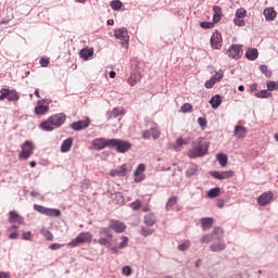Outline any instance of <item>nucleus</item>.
Here are the masks:
<instances>
[{
  "label": "nucleus",
  "mask_w": 278,
  "mask_h": 278,
  "mask_svg": "<svg viewBox=\"0 0 278 278\" xmlns=\"http://www.w3.org/2000/svg\"><path fill=\"white\" fill-rule=\"evenodd\" d=\"M66 122V115L64 113H59L50 116L47 121L42 122L39 127L42 131H53L58 127H62Z\"/></svg>",
  "instance_id": "1"
},
{
  "label": "nucleus",
  "mask_w": 278,
  "mask_h": 278,
  "mask_svg": "<svg viewBox=\"0 0 278 278\" xmlns=\"http://www.w3.org/2000/svg\"><path fill=\"white\" fill-rule=\"evenodd\" d=\"M210 143L199 139L198 141H194L191 146V149H189L188 157L191 160H197V157H203L204 155H207Z\"/></svg>",
  "instance_id": "2"
},
{
  "label": "nucleus",
  "mask_w": 278,
  "mask_h": 278,
  "mask_svg": "<svg viewBox=\"0 0 278 278\" xmlns=\"http://www.w3.org/2000/svg\"><path fill=\"white\" fill-rule=\"evenodd\" d=\"M92 242V235L90 231L80 232L75 239L67 243V247L71 249H75V247H79V244H86Z\"/></svg>",
  "instance_id": "3"
},
{
  "label": "nucleus",
  "mask_w": 278,
  "mask_h": 278,
  "mask_svg": "<svg viewBox=\"0 0 278 278\" xmlns=\"http://www.w3.org/2000/svg\"><path fill=\"white\" fill-rule=\"evenodd\" d=\"M110 149H116L117 153H127L131 143L122 139H110Z\"/></svg>",
  "instance_id": "4"
},
{
  "label": "nucleus",
  "mask_w": 278,
  "mask_h": 278,
  "mask_svg": "<svg viewBox=\"0 0 278 278\" xmlns=\"http://www.w3.org/2000/svg\"><path fill=\"white\" fill-rule=\"evenodd\" d=\"M114 37L121 40V45L124 49H129V33L127 28H118L114 30Z\"/></svg>",
  "instance_id": "5"
},
{
  "label": "nucleus",
  "mask_w": 278,
  "mask_h": 278,
  "mask_svg": "<svg viewBox=\"0 0 278 278\" xmlns=\"http://www.w3.org/2000/svg\"><path fill=\"white\" fill-rule=\"evenodd\" d=\"M223 233V228L215 227L212 232L204 235L201 239L202 244H210V242H216L220 240V235Z\"/></svg>",
  "instance_id": "6"
},
{
  "label": "nucleus",
  "mask_w": 278,
  "mask_h": 278,
  "mask_svg": "<svg viewBox=\"0 0 278 278\" xmlns=\"http://www.w3.org/2000/svg\"><path fill=\"white\" fill-rule=\"evenodd\" d=\"M34 155V142L26 140L22 146V151L20 152V157L22 160H29Z\"/></svg>",
  "instance_id": "7"
},
{
  "label": "nucleus",
  "mask_w": 278,
  "mask_h": 278,
  "mask_svg": "<svg viewBox=\"0 0 278 278\" xmlns=\"http://www.w3.org/2000/svg\"><path fill=\"white\" fill-rule=\"evenodd\" d=\"M34 210L39 212V214H45V216H53L54 218H58V216L61 214L60 210L58 208H49L39 204H35Z\"/></svg>",
  "instance_id": "8"
},
{
  "label": "nucleus",
  "mask_w": 278,
  "mask_h": 278,
  "mask_svg": "<svg viewBox=\"0 0 278 278\" xmlns=\"http://www.w3.org/2000/svg\"><path fill=\"white\" fill-rule=\"evenodd\" d=\"M231 60H240L242 58V45H232L226 52Z\"/></svg>",
  "instance_id": "9"
},
{
  "label": "nucleus",
  "mask_w": 278,
  "mask_h": 278,
  "mask_svg": "<svg viewBox=\"0 0 278 278\" xmlns=\"http://www.w3.org/2000/svg\"><path fill=\"white\" fill-rule=\"evenodd\" d=\"M211 177H214V179H218L219 181H223V179H231L236 173L233 170H224V172H218V170H213L210 172Z\"/></svg>",
  "instance_id": "10"
},
{
  "label": "nucleus",
  "mask_w": 278,
  "mask_h": 278,
  "mask_svg": "<svg viewBox=\"0 0 278 278\" xmlns=\"http://www.w3.org/2000/svg\"><path fill=\"white\" fill-rule=\"evenodd\" d=\"M225 249H227V244L222 233L220 239L215 240L214 243L210 245V250L213 251V253H220V251H225Z\"/></svg>",
  "instance_id": "11"
},
{
  "label": "nucleus",
  "mask_w": 278,
  "mask_h": 278,
  "mask_svg": "<svg viewBox=\"0 0 278 278\" xmlns=\"http://www.w3.org/2000/svg\"><path fill=\"white\" fill-rule=\"evenodd\" d=\"M92 147L96 151H103L106 147L110 149V139L97 138L92 141Z\"/></svg>",
  "instance_id": "12"
},
{
  "label": "nucleus",
  "mask_w": 278,
  "mask_h": 278,
  "mask_svg": "<svg viewBox=\"0 0 278 278\" xmlns=\"http://www.w3.org/2000/svg\"><path fill=\"white\" fill-rule=\"evenodd\" d=\"M109 227H110V229H113V231H115V233H123V231H125V229H127V226L118 219H112L110 222Z\"/></svg>",
  "instance_id": "13"
},
{
  "label": "nucleus",
  "mask_w": 278,
  "mask_h": 278,
  "mask_svg": "<svg viewBox=\"0 0 278 278\" xmlns=\"http://www.w3.org/2000/svg\"><path fill=\"white\" fill-rule=\"evenodd\" d=\"M197 175H199V165L190 163L185 172V177H187V179H192L197 177Z\"/></svg>",
  "instance_id": "14"
},
{
  "label": "nucleus",
  "mask_w": 278,
  "mask_h": 278,
  "mask_svg": "<svg viewBox=\"0 0 278 278\" xmlns=\"http://www.w3.org/2000/svg\"><path fill=\"white\" fill-rule=\"evenodd\" d=\"M273 197H274V194L271 191L264 192L257 199L258 205H261L262 207L268 205V203H270V201H273Z\"/></svg>",
  "instance_id": "15"
},
{
  "label": "nucleus",
  "mask_w": 278,
  "mask_h": 278,
  "mask_svg": "<svg viewBox=\"0 0 278 278\" xmlns=\"http://www.w3.org/2000/svg\"><path fill=\"white\" fill-rule=\"evenodd\" d=\"M9 223L11 225H14V223H16L17 225H23V223H25V218L23 216H21L20 214H17L16 211H10L9 212Z\"/></svg>",
  "instance_id": "16"
},
{
  "label": "nucleus",
  "mask_w": 278,
  "mask_h": 278,
  "mask_svg": "<svg viewBox=\"0 0 278 278\" xmlns=\"http://www.w3.org/2000/svg\"><path fill=\"white\" fill-rule=\"evenodd\" d=\"M212 49H220L223 47V37L218 33H214L211 37Z\"/></svg>",
  "instance_id": "17"
},
{
  "label": "nucleus",
  "mask_w": 278,
  "mask_h": 278,
  "mask_svg": "<svg viewBox=\"0 0 278 278\" xmlns=\"http://www.w3.org/2000/svg\"><path fill=\"white\" fill-rule=\"evenodd\" d=\"M144 170H147V166L144 164H139L135 170V181L137 184H140V181L144 180V176L142 175V173H144Z\"/></svg>",
  "instance_id": "18"
},
{
  "label": "nucleus",
  "mask_w": 278,
  "mask_h": 278,
  "mask_svg": "<svg viewBox=\"0 0 278 278\" xmlns=\"http://www.w3.org/2000/svg\"><path fill=\"white\" fill-rule=\"evenodd\" d=\"M89 125H90V121L85 119V121L74 122L71 125V127L72 129H74V131H81V129H86Z\"/></svg>",
  "instance_id": "19"
},
{
  "label": "nucleus",
  "mask_w": 278,
  "mask_h": 278,
  "mask_svg": "<svg viewBox=\"0 0 278 278\" xmlns=\"http://www.w3.org/2000/svg\"><path fill=\"white\" fill-rule=\"evenodd\" d=\"M265 16V21H275L277 18V11H275V8H267L263 12Z\"/></svg>",
  "instance_id": "20"
},
{
  "label": "nucleus",
  "mask_w": 278,
  "mask_h": 278,
  "mask_svg": "<svg viewBox=\"0 0 278 278\" xmlns=\"http://www.w3.org/2000/svg\"><path fill=\"white\" fill-rule=\"evenodd\" d=\"M258 55H260V52H257V49H255V48H249L245 51V56L248 60H251V62H255V60H257Z\"/></svg>",
  "instance_id": "21"
},
{
  "label": "nucleus",
  "mask_w": 278,
  "mask_h": 278,
  "mask_svg": "<svg viewBox=\"0 0 278 278\" xmlns=\"http://www.w3.org/2000/svg\"><path fill=\"white\" fill-rule=\"evenodd\" d=\"M235 138L240 140V138H244L247 136V128L244 126H236L233 131Z\"/></svg>",
  "instance_id": "22"
},
{
  "label": "nucleus",
  "mask_w": 278,
  "mask_h": 278,
  "mask_svg": "<svg viewBox=\"0 0 278 278\" xmlns=\"http://www.w3.org/2000/svg\"><path fill=\"white\" fill-rule=\"evenodd\" d=\"M201 223V227L202 229L206 230V229H211L212 226L214 225V218L212 217H204L200 219Z\"/></svg>",
  "instance_id": "23"
},
{
  "label": "nucleus",
  "mask_w": 278,
  "mask_h": 278,
  "mask_svg": "<svg viewBox=\"0 0 278 278\" xmlns=\"http://www.w3.org/2000/svg\"><path fill=\"white\" fill-rule=\"evenodd\" d=\"M73 147V138L65 139L61 144V153H68Z\"/></svg>",
  "instance_id": "24"
},
{
  "label": "nucleus",
  "mask_w": 278,
  "mask_h": 278,
  "mask_svg": "<svg viewBox=\"0 0 278 278\" xmlns=\"http://www.w3.org/2000/svg\"><path fill=\"white\" fill-rule=\"evenodd\" d=\"M93 242H98L101 247H106V249H110L112 247V239L105 238V237H100V239H94Z\"/></svg>",
  "instance_id": "25"
},
{
  "label": "nucleus",
  "mask_w": 278,
  "mask_h": 278,
  "mask_svg": "<svg viewBox=\"0 0 278 278\" xmlns=\"http://www.w3.org/2000/svg\"><path fill=\"white\" fill-rule=\"evenodd\" d=\"M190 140L178 138L176 140V144L174 146L175 151L179 152L184 149V146L189 144Z\"/></svg>",
  "instance_id": "26"
},
{
  "label": "nucleus",
  "mask_w": 278,
  "mask_h": 278,
  "mask_svg": "<svg viewBox=\"0 0 278 278\" xmlns=\"http://www.w3.org/2000/svg\"><path fill=\"white\" fill-rule=\"evenodd\" d=\"M47 112H49V105L38 103L37 108H35V114H37L38 116L45 115L47 114Z\"/></svg>",
  "instance_id": "27"
},
{
  "label": "nucleus",
  "mask_w": 278,
  "mask_h": 278,
  "mask_svg": "<svg viewBox=\"0 0 278 278\" xmlns=\"http://www.w3.org/2000/svg\"><path fill=\"white\" fill-rule=\"evenodd\" d=\"M208 103L212 105L214 110H216V108H220V103H223V100H220L219 94H215L211 98Z\"/></svg>",
  "instance_id": "28"
},
{
  "label": "nucleus",
  "mask_w": 278,
  "mask_h": 278,
  "mask_svg": "<svg viewBox=\"0 0 278 278\" xmlns=\"http://www.w3.org/2000/svg\"><path fill=\"white\" fill-rule=\"evenodd\" d=\"M125 114V111L119 108H114L112 112L108 115V118H118V116H123Z\"/></svg>",
  "instance_id": "29"
},
{
  "label": "nucleus",
  "mask_w": 278,
  "mask_h": 278,
  "mask_svg": "<svg viewBox=\"0 0 278 278\" xmlns=\"http://www.w3.org/2000/svg\"><path fill=\"white\" fill-rule=\"evenodd\" d=\"M150 134L153 140H157V138H160L161 132H160V128H157V124H152L150 128Z\"/></svg>",
  "instance_id": "30"
},
{
  "label": "nucleus",
  "mask_w": 278,
  "mask_h": 278,
  "mask_svg": "<svg viewBox=\"0 0 278 278\" xmlns=\"http://www.w3.org/2000/svg\"><path fill=\"white\" fill-rule=\"evenodd\" d=\"M94 55V51L90 49H81L79 52V56L83 58V60H88L89 58H92Z\"/></svg>",
  "instance_id": "31"
},
{
  "label": "nucleus",
  "mask_w": 278,
  "mask_h": 278,
  "mask_svg": "<svg viewBox=\"0 0 278 278\" xmlns=\"http://www.w3.org/2000/svg\"><path fill=\"white\" fill-rule=\"evenodd\" d=\"M144 224L148 227H153L155 225V215L153 214H148L144 216Z\"/></svg>",
  "instance_id": "32"
},
{
  "label": "nucleus",
  "mask_w": 278,
  "mask_h": 278,
  "mask_svg": "<svg viewBox=\"0 0 278 278\" xmlns=\"http://www.w3.org/2000/svg\"><path fill=\"white\" fill-rule=\"evenodd\" d=\"M100 238H109L112 240L113 235H112V230L110 228H102L99 231Z\"/></svg>",
  "instance_id": "33"
},
{
  "label": "nucleus",
  "mask_w": 278,
  "mask_h": 278,
  "mask_svg": "<svg viewBox=\"0 0 278 278\" xmlns=\"http://www.w3.org/2000/svg\"><path fill=\"white\" fill-rule=\"evenodd\" d=\"M216 160L220 164V166H223V167L227 166V162H228L227 154L219 153V154H217Z\"/></svg>",
  "instance_id": "34"
},
{
  "label": "nucleus",
  "mask_w": 278,
  "mask_h": 278,
  "mask_svg": "<svg viewBox=\"0 0 278 278\" xmlns=\"http://www.w3.org/2000/svg\"><path fill=\"white\" fill-rule=\"evenodd\" d=\"M220 194V189L218 187L212 188L207 191L208 199H216Z\"/></svg>",
  "instance_id": "35"
},
{
  "label": "nucleus",
  "mask_w": 278,
  "mask_h": 278,
  "mask_svg": "<svg viewBox=\"0 0 278 278\" xmlns=\"http://www.w3.org/2000/svg\"><path fill=\"white\" fill-rule=\"evenodd\" d=\"M255 97L257 99H268V97H273V93H270V92H268V90L264 89V90L257 91L255 93Z\"/></svg>",
  "instance_id": "36"
},
{
  "label": "nucleus",
  "mask_w": 278,
  "mask_h": 278,
  "mask_svg": "<svg viewBox=\"0 0 278 278\" xmlns=\"http://www.w3.org/2000/svg\"><path fill=\"white\" fill-rule=\"evenodd\" d=\"M110 5L112 10L117 12V10H121V8H123V2H121V0H113L111 1Z\"/></svg>",
  "instance_id": "37"
},
{
  "label": "nucleus",
  "mask_w": 278,
  "mask_h": 278,
  "mask_svg": "<svg viewBox=\"0 0 278 278\" xmlns=\"http://www.w3.org/2000/svg\"><path fill=\"white\" fill-rule=\"evenodd\" d=\"M174 205H177V197L173 195L167 200L166 203V210L168 212V210H170V207H174Z\"/></svg>",
  "instance_id": "38"
},
{
  "label": "nucleus",
  "mask_w": 278,
  "mask_h": 278,
  "mask_svg": "<svg viewBox=\"0 0 278 278\" xmlns=\"http://www.w3.org/2000/svg\"><path fill=\"white\" fill-rule=\"evenodd\" d=\"M125 175H127V164L117 167V177H125Z\"/></svg>",
  "instance_id": "39"
},
{
  "label": "nucleus",
  "mask_w": 278,
  "mask_h": 278,
  "mask_svg": "<svg viewBox=\"0 0 278 278\" xmlns=\"http://www.w3.org/2000/svg\"><path fill=\"white\" fill-rule=\"evenodd\" d=\"M20 96L18 92H16V90H11L9 92V97H8V101H18Z\"/></svg>",
  "instance_id": "40"
},
{
  "label": "nucleus",
  "mask_w": 278,
  "mask_h": 278,
  "mask_svg": "<svg viewBox=\"0 0 278 278\" xmlns=\"http://www.w3.org/2000/svg\"><path fill=\"white\" fill-rule=\"evenodd\" d=\"M224 76H225V72H223V70H219L215 72L214 76H212L211 78H213L215 83H217V81H220V79H223Z\"/></svg>",
  "instance_id": "41"
},
{
  "label": "nucleus",
  "mask_w": 278,
  "mask_h": 278,
  "mask_svg": "<svg viewBox=\"0 0 278 278\" xmlns=\"http://www.w3.org/2000/svg\"><path fill=\"white\" fill-rule=\"evenodd\" d=\"M190 244H191L190 240H186L185 242L178 245V251H182V252L188 251V249H190Z\"/></svg>",
  "instance_id": "42"
},
{
  "label": "nucleus",
  "mask_w": 278,
  "mask_h": 278,
  "mask_svg": "<svg viewBox=\"0 0 278 278\" xmlns=\"http://www.w3.org/2000/svg\"><path fill=\"white\" fill-rule=\"evenodd\" d=\"M140 233H141V236H143V238H147L153 233V229L141 227Z\"/></svg>",
  "instance_id": "43"
},
{
  "label": "nucleus",
  "mask_w": 278,
  "mask_h": 278,
  "mask_svg": "<svg viewBox=\"0 0 278 278\" xmlns=\"http://www.w3.org/2000/svg\"><path fill=\"white\" fill-rule=\"evenodd\" d=\"M180 112H182L184 114H188V112H192V104L190 103L182 104L180 108Z\"/></svg>",
  "instance_id": "44"
},
{
  "label": "nucleus",
  "mask_w": 278,
  "mask_h": 278,
  "mask_svg": "<svg viewBox=\"0 0 278 278\" xmlns=\"http://www.w3.org/2000/svg\"><path fill=\"white\" fill-rule=\"evenodd\" d=\"M121 239L122 242L118 243V249H125L127 244H129V238H127L126 236H122Z\"/></svg>",
  "instance_id": "45"
},
{
  "label": "nucleus",
  "mask_w": 278,
  "mask_h": 278,
  "mask_svg": "<svg viewBox=\"0 0 278 278\" xmlns=\"http://www.w3.org/2000/svg\"><path fill=\"white\" fill-rule=\"evenodd\" d=\"M41 235L46 238V240H53V233L50 230L41 229Z\"/></svg>",
  "instance_id": "46"
},
{
  "label": "nucleus",
  "mask_w": 278,
  "mask_h": 278,
  "mask_svg": "<svg viewBox=\"0 0 278 278\" xmlns=\"http://www.w3.org/2000/svg\"><path fill=\"white\" fill-rule=\"evenodd\" d=\"M244 16H247V9L240 8L236 11L237 18H244Z\"/></svg>",
  "instance_id": "47"
},
{
  "label": "nucleus",
  "mask_w": 278,
  "mask_h": 278,
  "mask_svg": "<svg viewBox=\"0 0 278 278\" xmlns=\"http://www.w3.org/2000/svg\"><path fill=\"white\" fill-rule=\"evenodd\" d=\"M233 23L237 27H244L247 25L242 17H235Z\"/></svg>",
  "instance_id": "48"
},
{
  "label": "nucleus",
  "mask_w": 278,
  "mask_h": 278,
  "mask_svg": "<svg viewBox=\"0 0 278 278\" xmlns=\"http://www.w3.org/2000/svg\"><path fill=\"white\" fill-rule=\"evenodd\" d=\"M260 71H261V73H263V75H265L266 77H270V75H271L270 71H268V66H267V65H261V66H260Z\"/></svg>",
  "instance_id": "49"
},
{
  "label": "nucleus",
  "mask_w": 278,
  "mask_h": 278,
  "mask_svg": "<svg viewBox=\"0 0 278 278\" xmlns=\"http://www.w3.org/2000/svg\"><path fill=\"white\" fill-rule=\"evenodd\" d=\"M122 275H124L125 277H131V267L124 266L122 268Z\"/></svg>",
  "instance_id": "50"
},
{
  "label": "nucleus",
  "mask_w": 278,
  "mask_h": 278,
  "mask_svg": "<svg viewBox=\"0 0 278 278\" xmlns=\"http://www.w3.org/2000/svg\"><path fill=\"white\" fill-rule=\"evenodd\" d=\"M215 84H216V80L211 77L208 80L205 81L204 87L207 89L214 88Z\"/></svg>",
  "instance_id": "51"
},
{
  "label": "nucleus",
  "mask_w": 278,
  "mask_h": 278,
  "mask_svg": "<svg viewBox=\"0 0 278 278\" xmlns=\"http://www.w3.org/2000/svg\"><path fill=\"white\" fill-rule=\"evenodd\" d=\"M49 63H50V61L48 58H41L39 60V64H40V66H42V68H47V66H49Z\"/></svg>",
  "instance_id": "52"
},
{
  "label": "nucleus",
  "mask_w": 278,
  "mask_h": 278,
  "mask_svg": "<svg viewBox=\"0 0 278 278\" xmlns=\"http://www.w3.org/2000/svg\"><path fill=\"white\" fill-rule=\"evenodd\" d=\"M200 27H202V29H212V27H214V24H212V22H202L200 24Z\"/></svg>",
  "instance_id": "53"
},
{
  "label": "nucleus",
  "mask_w": 278,
  "mask_h": 278,
  "mask_svg": "<svg viewBox=\"0 0 278 278\" xmlns=\"http://www.w3.org/2000/svg\"><path fill=\"white\" fill-rule=\"evenodd\" d=\"M266 86H267V90L269 92H273V90H276V83L275 81H267Z\"/></svg>",
  "instance_id": "54"
},
{
  "label": "nucleus",
  "mask_w": 278,
  "mask_h": 278,
  "mask_svg": "<svg viewBox=\"0 0 278 278\" xmlns=\"http://www.w3.org/2000/svg\"><path fill=\"white\" fill-rule=\"evenodd\" d=\"M62 247H64V244L51 243V244L49 245V249H51V251H58L59 249H62Z\"/></svg>",
  "instance_id": "55"
},
{
  "label": "nucleus",
  "mask_w": 278,
  "mask_h": 278,
  "mask_svg": "<svg viewBox=\"0 0 278 278\" xmlns=\"http://www.w3.org/2000/svg\"><path fill=\"white\" fill-rule=\"evenodd\" d=\"M198 124L200 125V127H207V119H205L204 117H199Z\"/></svg>",
  "instance_id": "56"
},
{
  "label": "nucleus",
  "mask_w": 278,
  "mask_h": 278,
  "mask_svg": "<svg viewBox=\"0 0 278 278\" xmlns=\"http://www.w3.org/2000/svg\"><path fill=\"white\" fill-rule=\"evenodd\" d=\"M140 205H142L140 200H136L135 202L131 203V208L135 210V211L140 210Z\"/></svg>",
  "instance_id": "57"
},
{
  "label": "nucleus",
  "mask_w": 278,
  "mask_h": 278,
  "mask_svg": "<svg viewBox=\"0 0 278 278\" xmlns=\"http://www.w3.org/2000/svg\"><path fill=\"white\" fill-rule=\"evenodd\" d=\"M214 15H223V9L220 7H213Z\"/></svg>",
  "instance_id": "58"
},
{
  "label": "nucleus",
  "mask_w": 278,
  "mask_h": 278,
  "mask_svg": "<svg viewBox=\"0 0 278 278\" xmlns=\"http://www.w3.org/2000/svg\"><path fill=\"white\" fill-rule=\"evenodd\" d=\"M143 140H151V130H144L142 132Z\"/></svg>",
  "instance_id": "59"
},
{
  "label": "nucleus",
  "mask_w": 278,
  "mask_h": 278,
  "mask_svg": "<svg viewBox=\"0 0 278 278\" xmlns=\"http://www.w3.org/2000/svg\"><path fill=\"white\" fill-rule=\"evenodd\" d=\"M23 240H31V231L23 232Z\"/></svg>",
  "instance_id": "60"
},
{
  "label": "nucleus",
  "mask_w": 278,
  "mask_h": 278,
  "mask_svg": "<svg viewBox=\"0 0 278 278\" xmlns=\"http://www.w3.org/2000/svg\"><path fill=\"white\" fill-rule=\"evenodd\" d=\"M115 199H117L118 203H125V199L123 198V193H116Z\"/></svg>",
  "instance_id": "61"
},
{
  "label": "nucleus",
  "mask_w": 278,
  "mask_h": 278,
  "mask_svg": "<svg viewBox=\"0 0 278 278\" xmlns=\"http://www.w3.org/2000/svg\"><path fill=\"white\" fill-rule=\"evenodd\" d=\"M9 238H10L11 240H18V232H12V233H10V235H9Z\"/></svg>",
  "instance_id": "62"
},
{
  "label": "nucleus",
  "mask_w": 278,
  "mask_h": 278,
  "mask_svg": "<svg viewBox=\"0 0 278 278\" xmlns=\"http://www.w3.org/2000/svg\"><path fill=\"white\" fill-rule=\"evenodd\" d=\"M0 92H1L2 97H4V98L10 96L9 89H1Z\"/></svg>",
  "instance_id": "63"
},
{
  "label": "nucleus",
  "mask_w": 278,
  "mask_h": 278,
  "mask_svg": "<svg viewBox=\"0 0 278 278\" xmlns=\"http://www.w3.org/2000/svg\"><path fill=\"white\" fill-rule=\"evenodd\" d=\"M213 23H220V15H213Z\"/></svg>",
  "instance_id": "64"
}]
</instances>
